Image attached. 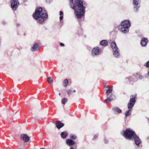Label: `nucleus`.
<instances>
[{
    "mask_svg": "<svg viewBox=\"0 0 149 149\" xmlns=\"http://www.w3.org/2000/svg\"><path fill=\"white\" fill-rule=\"evenodd\" d=\"M33 18L38 22L42 24L47 19L48 15L46 11L41 8H37L33 14Z\"/></svg>",
    "mask_w": 149,
    "mask_h": 149,
    "instance_id": "nucleus-2",
    "label": "nucleus"
},
{
    "mask_svg": "<svg viewBox=\"0 0 149 149\" xmlns=\"http://www.w3.org/2000/svg\"><path fill=\"white\" fill-rule=\"evenodd\" d=\"M113 110L115 112H116L118 113H120L122 112L121 110L117 107L113 108Z\"/></svg>",
    "mask_w": 149,
    "mask_h": 149,
    "instance_id": "nucleus-19",
    "label": "nucleus"
},
{
    "mask_svg": "<svg viewBox=\"0 0 149 149\" xmlns=\"http://www.w3.org/2000/svg\"><path fill=\"white\" fill-rule=\"evenodd\" d=\"M100 45L102 46H106L108 45V42L107 40H103L100 42Z\"/></svg>",
    "mask_w": 149,
    "mask_h": 149,
    "instance_id": "nucleus-18",
    "label": "nucleus"
},
{
    "mask_svg": "<svg viewBox=\"0 0 149 149\" xmlns=\"http://www.w3.org/2000/svg\"><path fill=\"white\" fill-rule=\"evenodd\" d=\"M128 29H127L125 27L121 26V27L120 28L119 30L120 32L123 33H126L128 32Z\"/></svg>",
    "mask_w": 149,
    "mask_h": 149,
    "instance_id": "nucleus-17",
    "label": "nucleus"
},
{
    "mask_svg": "<svg viewBox=\"0 0 149 149\" xmlns=\"http://www.w3.org/2000/svg\"><path fill=\"white\" fill-rule=\"evenodd\" d=\"M121 25L125 27L127 29H129L131 25L130 22L129 20H124L122 22Z\"/></svg>",
    "mask_w": 149,
    "mask_h": 149,
    "instance_id": "nucleus-9",
    "label": "nucleus"
},
{
    "mask_svg": "<svg viewBox=\"0 0 149 149\" xmlns=\"http://www.w3.org/2000/svg\"><path fill=\"white\" fill-rule=\"evenodd\" d=\"M40 45L38 44L37 43H36L33 45L31 47V50L32 52H34L38 50L39 48Z\"/></svg>",
    "mask_w": 149,
    "mask_h": 149,
    "instance_id": "nucleus-15",
    "label": "nucleus"
},
{
    "mask_svg": "<svg viewBox=\"0 0 149 149\" xmlns=\"http://www.w3.org/2000/svg\"><path fill=\"white\" fill-rule=\"evenodd\" d=\"M47 81L49 83L52 84L53 82V78L50 77H49L47 78Z\"/></svg>",
    "mask_w": 149,
    "mask_h": 149,
    "instance_id": "nucleus-22",
    "label": "nucleus"
},
{
    "mask_svg": "<svg viewBox=\"0 0 149 149\" xmlns=\"http://www.w3.org/2000/svg\"><path fill=\"white\" fill-rule=\"evenodd\" d=\"M134 142L135 144L137 146H139L141 143V139L139 138L138 136L136 135L134 137Z\"/></svg>",
    "mask_w": 149,
    "mask_h": 149,
    "instance_id": "nucleus-12",
    "label": "nucleus"
},
{
    "mask_svg": "<svg viewBox=\"0 0 149 149\" xmlns=\"http://www.w3.org/2000/svg\"><path fill=\"white\" fill-rule=\"evenodd\" d=\"M60 45L61 46H63L64 45V44L62 43H61L60 44Z\"/></svg>",
    "mask_w": 149,
    "mask_h": 149,
    "instance_id": "nucleus-32",
    "label": "nucleus"
},
{
    "mask_svg": "<svg viewBox=\"0 0 149 149\" xmlns=\"http://www.w3.org/2000/svg\"><path fill=\"white\" fill-rule=\"evenodd\" d=\"M140 0H133V4L134 6V11H137L140 7Z\"/></svg>",
    "mask_w": 149,
    "mask_h": 149,
    "instance_id": "nucleus-8",
    "label": "nucleus"
},
{
    "mask_svg": "<svg viewBox=\"0 0 149 149\" xmlns=\"http://www.w3.org/2000/svg\"><path fill=\"white\" fill-rule=\"evenodd\" d=\"M66 144L70 146H72L75 144V142L71 139H67L66 141Z\"/></svg>",
    "mask_w": 149,
    "mask_h": 149,
    "instance_id": "nucleus-13",
    "label": "nucleus"
},
{
    "mask_svg": "<svg viewBox=\"0 0 149 149\" xmlns=\"http://www.w3.org/2000/svg\"><path fill=\"white\" fill-rule=\"evenodd\" d=\"M70 149H74L72 147H71L70 148Z\"/></svg>",
    "mask_w": 149,
    "mask_h": 149,
    "instance_id": "nucleus-34",
    "label": "nucleus"
},
{
    "mask_svg": "<svg viewBox=\"0 0 149 149\" xmlns=\"http://www.w3.org/2000/svg\"><path fill=\"white\" fill-rule=\"evenodd\" d=\"M61 136L63 138H65L68 136V134L66 132H63L61 133Z\"/></svg>",
    "mask_w": 149,
    "mask_h": 149,
    "instance_id": "nucleus-21",
    "label": "nucleus"
},
{
    "mask_svg": "<svg viewBox=\"0 0 149 149\" xmlns=\"http://www.w3.org/2000/svg\"><path fill=\"white\" fill-rule=\"evenodd\" d=\"M68 95L71 94V91H68Z\"/></svg>",
    "mask_w": 149,
    "mask_h": 149,
    "instance_id": "nucleus-30",
    "label": "nucleus"
},
{
    "mask_svg": "<svg viewBox=\"0 0 149 149\" xmlns=\"http://www.w3.org/2000/svg\"><path fill=\"white\" fill-rule=\"evenodd\" d=\"M70 7L74 11L77 18L80 19L84 15L86 7L83 5L82 0H69Z\"/></svg>",
    "mask_w": 149,
    "mask_h": 149,
    "instance_id": "nucleus-1",
    "label": "nucleus"
},
{
    "mask_svg": "<svg viewBox=\"0 0 149 149\" xmlns=\"http://www.w3.org/2000/svg\"><path fill=\"white\" fill-rule=\"evenodd\" d=\"M64 125V124L63 123H62L61 121L58 120L56 122V126L58 129H59L62 127Z\"/></svg>",
    "mask_w": 149,
    "mask_h": 149,
    "instance_id": "nucleus-14",
    "label": "nucleus"
},
{
    "mask_svg": "<svg viewBox=\"0 0 149 149\" xmlns=\"http://www.w3.org/2000/svg\"><path fill=\"white\" fill-rule=\"evenodd\" d=\"M108 141L107 140L105 139L104 140V142L105 143H108Z\"/></svg>",
    "mask_w": 149,
    "mask_h": 149,
    "instance_id": "nucleus-29",
    "label": "nucleus"
},
{
    "mask_svg": "<svg viewBox=\"0 0 149 149\" xmlns=\"http://www.w3.org/2000/svg\"><path fill=\"white\" fill-rule=\"evenodd\" d=\"M131 77H129L128 78V79L129 80V81H131Z\"/></svg>",
    "mask_w": 149,
    "mask_h": 149,
    "instance_id": "nucleus-33",
    "label": "nucleus"
},
{
    "mask_svg": "<svg viewBox=\"0 0 149 149\" xmlns=\"http://www.w3.org/2000/svg\"><path fill=\"white\" fill-rule=\"evenodd\" d=\"M100 50L98 47H95L93 48L91 51V54L93 56H95L99 55L100 53Z\"/></svg>",
    "mask_w": 149,
    "mask_h": 149,
    "instance_id": "nucleus-7",
    "label": "nucleus"
},
{
    "mask_svg": "<svg viewBox=\"0 0 149 149\" xmlns=\"http://www.w3.org/2000/svg\"><path fill=\"white\" fill-rule=\"evenodd\" d=\"M68 99L67 98H63L61 100V103L65 105Z\"/></svg>",
    "mask_w": 149,
    "mask_h": 149,
    "instance_id": "nucleus-24",
    "label": "nucleus"
},
{
    "mask_svg": "<svg viewBox=\"0 0 149 149\" xmlns=\"http://www.w3.org/2000/svg\"><path fill=\"white\" fill-rule=\"evenodd\" d=\"M136 134L134 131L130 129H126L124 131L123 135L126 139L133 140Z\"/></svg>",
    "mask_w": 149,
    "mask_h": 149,
    "instance_id": "nucleus-4",
    "label": "nucleus"
},
{
    "mask_svg": "<svg viewBox=\"0 0 149 149\" xmlns=\"http://www.w3.org/2000/svg\"><path fill=\"white\" fill-rule=\"evenodd\" d=\"M113 90V88L110 87L108 90L106 91V94L108 96H109L110 95V93L112 92Z\"/></svg>",
    "mask_w": 149,
    "mask_h": 149,
    "instance_id": "nucleus-20",
    "label": "nucleus"
},
{
    "mask_svg": "<svg viewBox=\"0 0 149 149\" xmlns=\"http://www.w3.org/2000/svg\"><path fill=\"white\" fill-rule=\"evenodd\" d=\"M138 77H139V78L140 79H141L143 77L141 75H137L136 76V77L138 78Z\"/></svg>",
    "mask_w": 149,
    "mask_h": 149,
    "instance_id": "nucleus-26",
    "label": "nucleus"
},
{
    "mask_svg": "<svg viewBox=\"0 0 149 149\" xmlns=\"http://www.w3.org/2000/svg\"><path fill=\"white\" fill-rule=\"evenodd\" d=\"M11 6L14 10H15L17 8L19 4V2L17 0H11Z\"/></svg>",
    "mask_w": 149,
    "mask_h": 149,
    "instance_id": "nucleus-6",
    "label": "nucleus"
},
{
    "mask_svg": "<svg viewBox=\"0 0 149 149\" xmlns=\"http://www.w3.org/2000/svg\"><path fill=\"white\" fill-rule=\"evenodd\" d=\"M73 92H75V90H74L73 91Z\"/></svg>",
    "mask_w": 149,
    "mask_h": 149,
    "instance_id": "nucleus-35",
    "label": "nucleus"
},
{
    "mask_svg": "<svg viewBox=\"0 0 149 149\" xmlns=\"http://www.w3.org/2000/svg\"><path fill=\"white\" fill-rule=\"evenodd\" d=\"M136 96V95H134L130 96V100L129 102L127 104V107L129 110L126 111L125 113V118L131 115L130 111H131L132 109L134 107L136 102L135 98Z\"/></svg>",
    "mask_w": 149,
    "mask_h": 149,
    "instance_id": "nucleus-3",
    "label": "nucleus"
},
{
    "mask_svg": "<svg viewBox=\"0 0 149 149\" xmlns=\"http://www.w3.org/2000/svg\"><path fill=\"white\" fill-rule=\"evenodd\" d=\"M21 139L25 142H28L29 140V137L27 135L23 134L21 135Z\"/></svg>",
    "mask_w": 149,
    "mask_h": 149,
    "instance_id": "nucleus-10",
    "label": "nucleus"
},
{
    "mask_svg": "<svg viewBox=\"0 0 149 149\" xmlns=\"http://www.w3.org/2000/svg\"><path fill=\"white\" fill-rule=\"evenodd\" d=\"M148 42V39L146 38H143L141 41V45L143 47L146 46Z\"/></svg>",
    "mask_w": 149,
    "mask_h": 149,
    "instance_id": "nucleus-11",
    "label": "nucleus"
},
{
    "mask_svg": "<svg viewBox=\"0 0 149 149\" xmlns=\"http://www.w3.org/2000/svg\"><path fill=\"white\" fill-rule=\"evenodd\" d=\"M109 97H107V99L105 100V102L106 103H109L111 101V100L115 98V96L112 94H111V95H109Z\"/></svg>",
    "mask_w": 149,
    "mask_h": 149,
    "instance_id": "nucleus-16",
    "label": "nucleus"
},
{
    "mask_svg": "<svg viewBox=\"0 0 149 149\" xmlns=\"http://www.w3.org/2000/svg\"><path fill=\"white\" fill-rule=\"evenodd\" d=\"M60 16H63V13L62 11L60 12Z\"/></svg>",
    "mask_w": 149,
    "mask_h": 149,
    "instance_id": "nucleus-28",
    "label": "nucleus"
},
{
    "mask_svg": "<svg viewBox=\"0 0 149 149\" xmlns=\"http://www.w3.org/2000/svg\"><path fill=\"white\" fill-rule=\"evenodd\" d=\"M63 19V16H60V20L61 21Z\"/></svg>",
    "mask_w": 149,
    "mask_h": 149,
    "instance_id": "nucleus-31",
    "label": "nucleus"
},
{
    "mask_svg": "<svg viewBox=\"0 0 149 149\" xmlns=\"http://www.w3.org/2000/svg\"><path fill=\"white\" fill-rule=\"evenodd\" d=\"M68 80L67 79H65L63 82V86L65 87H66L68 83Z\"/></svg>",
    "mask_w": 149,
    "mask_h": 149,
    "instance_id": "nucleus-23",
    "label": "nucleus"
},
{
    "mask_svg": "<svg viewBox=\"0 0 149 149\" xmlns=\"http://www.w3.org/2000/svg\"><path fill=\"white\" fill-rule=\"evenodd\" d=\"M98 137V136L96 135H95L93 138V140H94L96 139Z\"/></svg>",
    "mask_w": 149,
    "mask_h": 149,
    "instance_id": "nucleus-27",
    "label": "nucleus"
},
{
    "mask_svg": "<svg viewBox=\"0 0 149 149\" xmlns=\"http://www.w3.org/2000/svg\"><path fill=\"white\" fill-rule=\"evenodd\" d=\"M111 47L113 51V54L114 57L117 58L119 56V50L115 42L113 41L111 44Z\"/></svg>",
    "mask_w": 149,
    "mask_h": 149,
    "instance_id": "nucleus-5",
    "label": "nucleus"
},
{
    "mask_svg": "<svg viewBox=\"0 0 149 149\" xmlns=\"http://www.w3.org/2000/svg\"><path fill=\"white\" fill-rule=\"evenodd\" d=\"M59 95H61V93H59Z\"/></svg>",
    "mask_w": 149,
    "mask_h": 149,
    "instance_id": "nucleus-36",
    "label": "nucleus"
},
{
    "mask_svg": "<svg viewBox=\"0 0 149 149\" xmlns=\"http://www.w3.org/2000/svg\"><path fill=\"white\" fill-rule=\"evenodd\" d=\"M70 137L72 139H75L77 138V136H76L73 134H71L70 135Z\"/></svg>",
    "mask_w": 149,
    "mask_h": 149,
    "instance_id": "nucleus-25",
    "label": "nucleus"
}]
</instances>
